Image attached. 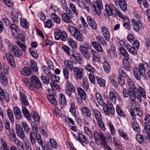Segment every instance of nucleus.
<instances>
[{
    "instance_id": "obj_53",
    "label": "nucleus",
    "mask_w": 150,
    "mask_h": 150,
    "mask_svg": "<svg viewBox=\"0 0 150 150\" xmlns=\"http://www.w3.org/2000/svg\"><path fill=\"white\" fill-rule=\"evenodd\" d=\"M91 53L93 55L94 61H98L99 58V55L98 53L94 50H91Z\"/></svg>"
},
{
    "instance_id": "obj_9",
    "label": "nucleus",
    "mask_w": 150,
    "mask_h": 150,
    "mask_svg": "<svg viewBox=\"0 0 150 150\" xmlns=\"http://www.w3.org/2000/svg\"><path fill=\"white\" fill-rule=\"evenodd\" d=\"M18 35L17 38V44L19 47L22 49L24 51L26 50V47L24 43L25 42V40L24 36L22 34H20Z\"/></svg>"
},
{
    "instance_id": "obj_60",
    "label": "nucleus",
    "mask_w": 150,
    "mask_h": 150,
    "mask_svg": "<svg viewBox=\"0 0 150 150\" xmlns=\"http://www.w3.org/2000/svg\"><path fill=\"white\" fill-rule=\"evenodd\" d=\"M1 81L4 85H7L8 83L7 76H0Z\"/></svg>"
},
{
    "instance_id": "obj_62",
    "label": "nucleus",
    "mask_w": 150,
    "mask_h": 150,
    "mask_svg": "<svg viewBox=\"0 0 150 150\" xmlns=\"http://www.w3.org/2000/svg\"><path fill=\"white\" fill-rule=\"evenodd\" d=\"M132 127L133 129L135 132H139L140 131L139 126L138 124L136 122L132 123Z\"/></svg>"
},
{
    "instance_id": "obj_22",
    "label": "nucleus",
    "mask_w": 150,
    "mask_h": 150,
    "mask_svg": "<svg viewBox=\"0 0 150 150\" xmlns=\"http://www.w3.org/2000/svg\"><path fill=\"white\" fill-rule=\"evenodd\" d=\"M0 98L1 100H4L7 101L9 100L8 94L5 92L2 88L0 87Z\"/></svg>"
},
{
    "instance_id": "obj_39",
    "label": "nucleus",
    "mask_w": 150,
    "mask_h": 150,
    "mask_svg": "<svg viewBox=\"0 0 150 150\" xmlns=\"http://www.w3.org/2000/svg\"><path fill=\"white\" fill-rule=\"evenodd\" d=\"M127 81L128 84L130 86L128 88L129 89H132V90H133V89H136L137 90V88H138L136 86L135 84L132 79L130 78H129L127 80Z\"/></svg>"
},
{
    "instance_id": "obj_38",
    "label": "nucleus",
    "mask_w": 150,
    "mask_h": 150,
    "mask_svg": "<svg viewBox=\"0 0 150 150\" xmlns=\"http://www.w3.org/2000/svg\"><path fill=\"white\" fill-rule=\"evenodd\" d=\"M1 141L2 146L1 148V150H9V147L6 141L2 138L1 139Z\"/></svg>"
},
{
    "instance_id": "obj_31",
    "label": "nucleus",
    "mask_w": 150,
    "mask_h": 150,
    "mask_svg": "<svg viewBox=\"0 0 150 150\" xmlns=\"http://www.w3.org/2000/svg\"><path fill=\"white\" fill-rule=\"evenodd\" d=\"M118 3L119 6L122 10L125 11L127 8L126 2L125 0H119Z\"/></svg>"
},
{
    "instance_id": "obj_58",
    "label": "nucleus",
    "mask_w": 150,
    "mask_h": 150,
    "mask_svg": "<svg viewBox=\"0 0 150 150\" xmlns=\"http://www.w3.org/2000/svg\"><path fill=\"white\" fill-rule=\"evenodd\" d=\"M31 115L33 119L35 121L38 122L40 120L39 115L35 111H33L31 113Z\"/></svg>"
},
{
    "instance_id": "obj_40",
    "label": "nucleus",
    "mask_w": 150,
    "mask_h": 150,
    "mask_svg": "<svg viewBox=\"0 0 150 150\" xmlns=\"http://www.w3.org/2000/svg\"><path fill=\"white\" fill-rule=\"evenodd\" d=\"M69 45L73 49H75L77 47V44L76 42L71 38H69L67 39Z\"/></svg>"
},
{
    "instance_id": "obj_55",
    "label": "nucleus",
    "mask_w": 150,
    "mask_h": 150,
    "mask_svg": "<svg viewBox=\"0 0 150 150\" xmlns=\"http://www.w3.org/2000/svg\"><path fill=\"white\" fill-rule=\"evenodd\" d=\"M104 69L107 73L109 72L110 71V64L108 62L105 61L103 62Z\"/></svg>"
},
{
    "instance_id": "obj_5",
    "label": "nucleus",
    "mask_w": 150,
    "mask_h": 150,
    "mask_svg": "<svg viewBox=\"0 0 150 150\" xmlns=\"http://www.w3.org/2000/svg\"><path fill=\"white\" fill-rule=\"evenodd\" d=\"M103 105V110L105 114L108 116L110 115H113L114 114L115 109L111 102L108 103V105L104 103Z\"/></svg>"
},
{
    "instance_id": "obj_4",
    "label": "nucleus",
    "mask_w": 150,
    "mask_h": 150,
    "mask_svg": "<svg viewBox=\"0 0 150 150\" xmlns=\"http://www.w3.org/2000/svg\"><path fill=\"white\" fill-rule=\"evenodd\" d=\"M93 136L96 142L100 140L102 146L104 147L106 146L107 144L106 142V138L103 134H99L97 131H95L93 134Z\"/></svg>"
},
{
    "instance_id": "obj_18",
    "label": "nucleus",
    "mask_w": 150,
    "mask_h": 150,
    "mask_svg": "<svg viewBox=\"0 0 150 150\" xmlns=\"http://www.w3.org/2000/svg\"><path fill=\"white\" fill-rule=\"evenodd\" d=\"M87 22L89 25L94 30L97 28V24L94 19L91 16H88L87 17Z\"/></svg>"
},
{
    "instance_id": "obj_1",
    "label": "nucleus",
    "mask_w": 150,
    "mask_h": 150,
    "mask_svg": "<svg viewBox=\"0 0 150 150\" xmlns=\"http://www.w3.org/2000/svg\"><path fill=\"white\" fill-rule=\"evenodd\" d=\"M23 80L26 86L31 90L33 89L34 87L37 89L42 87V83L39 79L35 76H32L30 78H24Z\"/></svg>"
},
{
    "instance_id": "obj_33",
    "label": "nucleus",
    "mask_w": 150,
    "mask_h": 150,
    "mask_svg": "<svg viewBox=\"0 0 150 150\" xmlns=\"http://www.w3.org/2000/svg\"><path fill=\"white\" fill-rule=\"evenodd\" d=\"M21 73L23 75H30L31 74H34L32 72V70L30 68L26 67L22 69Z\"/></svg>"
},
{
    "instance_id": "obj_26",
    "label": "nucleus",
    "mask_w": 150,
    "mask_h": 150,
    "mask_svg": "<svg viewBox=\"0 0 150 150\" xmlns=\"http://www.w3.org/2000/svg\"><path fill=\"white\" fill-rule=\"evenodd\" d=\"M79 138L78 141L81 142L82 144L84 143L85 144H88V141L87 138L81 133H79L78 134Z\"/></svg>"
},
{
    "instance_id": "obj_19",
    "label": "nucleus",
    "mask_w": 150,
    "mask_h": 150,
    "mask_svg": "<svg viewBox=\"0 0 150 150\" xmlns=\"http://www.w3.org/2000/svg\"><path fill=\"white\" fill-rule=\"evenodd\" d=\"M138 88L137 90L133 89L132 90V89H129V98L131 101L134 102L136 98V94L138 92Z\"/></svg>"
},
{
    "instance_id": "obj_59",
    "label": "nucleus",
    "mask_w": 150,
    "mask_h": 150,
    "mask_svg": "<svg viewBox=\"0 0 150 150\" xmlns=\"http://www.w3.org/2000/svg\"><path fill=\"white\" fill-rule=\"evenodd\" d=\"M118 132L120 136L124 139L127 140L128 137L126 133H124L121 129L119 128L118 129Z\"/></svg>"
},
{
    "instance_id": "obj_24",
    "label": "nucleus",
    "mask_w": 150,
    "mask_h": 150,
    "mask_svg": "<svg viewBox=\"0 0 150 150\" xmlns=\"http://www.w3.org/2000/svg\"><path fill=\"white\" fill-rule=\"evenodd\" d=\"M92 45L93 47L98 52H102L103 49L99 43L96 42H93Z\"/></svg>"
},
{
    "instance_id": "obj_13",
    "label": "nucleus",
    "mask_w": 150,
    "mask_h": 150,
    "mask_svg": "<svg viewBox=\"0 0 150 150\" xmlns=\"http://www.w3.org/2000/svg\"><path fill=\"white\" fill-rule=\"evenodd\" d=\"M138 92L136 94H137V98L138 101L141 102L142 100V96L144 98H146V96L145 93V91L143 87L140 86L138 88Z\"/></svg>"
},
{
    "instance_id": "obj_56",
    "label": "nucleus",
    "mask_w": 150,
    "mask_h": 150,
    "mask_svg": "<svg viewBox=\"0 0 150 150\" xmlns=\"http://www.w3.org/2000/svg\"><path fill=\"white\" fill-rule=\"evenodd\" d=\"M7 114L12 123H13L14 121L13 115L12 111L11 110H8L7 111Z\"/></svg>"
},
{
    "instance_id": "obj_28",
    "label": "nucleus",
    "mask_w": 150,
    "mask_h": 150,
    "mask_svg": "<svg viewBox=\"0 0 150 150\" xmlns=\"http://www.w3.org/2000/svg\"><path fill=\"white\" fill-rule=\"evenodd\" d=\"M18 16L19 14L17 12L15 11L13 12L11 17V20L13 23H16L18 22Z\"/></svg>"
},
{
    "instance_id": "obj_17",
    "label": "nucleus",
    "mask_w": 150,
    "mask_h": 150,
    "mask_svg": "<svg viewBox=\"0 0 150 150\" xmlns=\"http://www.w3.org/2000/svg\"><path fill=\"white\" fill-rule=\"evenodd\" d=\"M13 111L16 118L20 120L22 117L21 110L17 106H15L13 109Z\"/></svg>"
},
{
    "instance_id": "obj_49",
    "label": "nucleus",
    "mask_w": 150,
    "mask_h": 150,
    "mask_svg": "<svg viewBox=\"0 0 150 150\" xmlns=\"http://www.w3.org/2000/svg\"><path fill=\"white\" fill-rule=\"evenodd\" d=\"M20 24L21 26L25 28L29 27V25L26 20L22 18L20 19Z\"/></svg>"
},
{
    "instance_id": "obj_47",
    "label": "nucleus",
    "mask_w": 150,
    "mask_h": 150,
    "mask_svg": "<svg viewBox=\"0 0 150 150\" xmlns=\"http://www.w3.org/2000/svg\"><path fill=\"white\" fill-rule=\"evenodd\" d=\"M30 139L32 144H34L36 142V135L35 132H32L30 134Z\"/></svg>"
},
{
    "instance_id": "obj_2",
    "label": "nucleus",
    "mask_w": 150,
    "mask_h": 150,
    "mask_svg": "<svg viewBox=\"0 0 150 150\" xmlns=\"http://www.w3.org/2000/svg\"><path fill=\"white\" fill-rule=\"evenodd\" d=\"M68 29L71 34L76 39L80 42L83 40L84 38L83 35L76 28L73 26L70 25L68 27Z\"/></svg>"
},
{
    "instance_id": "obj_37",
    "label": "nucleus",
    "mask_w": 150,
    "mask_h": 150,
    "mask_svg": "<svg viewBox=\"0 0 150 150\" xmlns=\"http://www.w3.org/2000/svg\"><path fill=\"white\" fill-rule=\"evenodd\" d=\"M131 22L132 25L133 26L134 30L136 32H138L140 30L139 26L136 20L134 19H132Z\"/></svg>"
},
{
    "instance_id": "obj_45",
    "label": "nucleus",
    "mask_w": 150,
    "mask_h": 150,
    "mask_svg": "<svg viewBox=\"0 0 150 150\" xmlns=\"http://www.w3.org/2000/svg\"><path fill=\"white\" fill-rule=\"evenodd\" d=\"M47 98L50 103L55 105H57V100L52 95H49L47 96Z\"/></svg>"
},
{
    "instance_id": "obj_61",
    "label": "nucleus",
    "mask_w": 150,
    "mask_h": 150,
    "mask_svg": "<svg viewBox=\"0 0 150 150\" xmlns=\"http://www.w3.org/2000/svg\"><path fill=\"white\" fill-rule=\"evenodd\" d=\"M71 107L70 109V111L74 116H76V109L74 104L73 103H71Z\"/></svg>"
},
{
    "instance_id": "obj_21",
    "label": "nucleus",
    "mask_w": 150,
    "mask_h": 150,
    "mask_svg": "<svg viewBox=\"0 0 150 150\" xmlns=\"http://www.w3.org/2000/svg\"><path fill=\"white\" fill-rule=\"evenodd\" d=\"M13 35V37L17 36L19 33V29L17 26L15 24H12L10 26Z\"/></svg>"
},
{
    "instance_id": "obj_6",
    "label": "nucleus",
    "mask_w": 150,
    "mask_h": 150,
    "mask_svg": "<svg viewBox=\"0 0 150 150\" xmlns=\"http://www.w3.org/2000/svg\"><path fill=\"white\" fill-rule=\"evenodd\" d=\"M105 7L106 13L109 16L115 14L116 13L118 14V12H120L117 11L116 8L112 4H110V5L106 4Z\"/></svg>"
},
{
    "instance_id": "obj_25",
    "label": "nucleus",
    "mask_w": 150,
    "mask_h": 150,
    "mask_svg": "<svg viewBox=\"0 0 150 150\" xmlns=\"http://www.w3.org/2000/svg\"><path fill=\"white\" fill-rule=\"evenodd\" d=\"M119 50L120 54L124 56V59L128 61L129 59V55L126 50L123 47H120Z\"/></svg>"
},
{
    "instance_id": "obj_30",
    "label": "nucleus",
    "mask_w": 150,
    "mask_h": 150,
    "mask_svg": "<svg viewBox=\"0 0 150 150\" xmlns=\"http://www.w3.org/2000/svg\"><path fill=\"white\" fill-rule=\"evenodd\" d=\"M50 17L54 22L58 24L59 23H60V18L55 13H52L50 14Z\"/></svg>"
},
{
    "instance_id": "obj_8",
    "label": "nucleus",
    "mask_w": 150,
    "mask_h": 150,
    "mask_svg": "<svg viewBox=\"0 0 150 150\" xmlns=\"http://www.w3.org/2000/svg\"><path fill=\"white\" fill-rule=\"evenodd\" d=\"M9 50L10 53L13 56L20 57L22 55L21 50L16 46H12L11 49H9Z\"/></svg>"
},
{
    "instance_id": "obj_63",
    "label": "nucleus",
    "mask_w": 150,
    "mask_h": 150,
    "mask_svg": "<svg viewBox=\"0 0 150 150\" xmlns=\"http://www.w3.org/2000/svg\"><path fill=\"white\" fill-rule=\"evenodd\" d=\"M40 132L41 134L45 137H47L48 135V132L46 130V127H44L40 128Z\"/></svg>"
},
{
    "instance_id": "obj_23",
    "label": "nucleus",
    "mask_w": 150,
    "mask_h": 150,
    "mask_svg": "<svg viewBox=\"0 0 150 150\" xmlns=\"http://www.w3.org/2000/svg\"><path fill=\"white\" fill-rule=\"evenodd\" d=\"M22 112L24 116L28 120H31L30 113L26 107L22 106Z\"/></svg>"
},
{
    "instance_id": "obj_57",
    "label": "nucleus",
    "mask_w": 150,
    "mask_h": 150,
    "mask_svg": "<svg viewBox=\"0 0 150 150\" xmlns=\"http://www.w3.org/2000/svg\"><path fill=\"white\" fill-rule=\"evenodd\" d=\"M22 126L25 132L27 133H29L30 130V128L28 126L27 123L24 122H21Z\"/></svg>"
},
{
    "instance_id": "obj_11",
    "label": "nucleus",
    "mask_w": 150,
    "mask_h": 150,
    "mask_svg": "<svg viewBox=\"0 0 150 150\" xmlns=\"http://www.w3.org/2000/svg\"><path fill=\"white\" fill-rule=\"evenodd\" d=\"M16 132L18 136L21 139H24L25 135L24 132L22 127L19 124H17L16 126Z\"/></svg>"
},
{
    "instance_id": "obj_16",
    "label": "nucleus",
    "mask_w": 150,
    "mask_h": 150,
    "mask_svg": "<svg viewBox=\"0 0 150 150\" xmlns=\"http://www.w3.org/2000/svg\"><path fill=\"white\" fill-rule=\"evenodd\" d=\"M9 53H6V58L10 64L13 67H15L16 66L15 62L13 59V55Z\"/></svg>"
},
{
    "instance_id": "obj_35",
    "label": "nucleus",
    "mask_w": 150,
    "mask_h": 150,
    "mask_svg": "<svg viewBox=\"0 0 150 150\" xmlns=\"http://www.w3.org/2000/svg\"><path fill=\"white\" fill-rule=\"evenodd\" d=\"M116 95H117V94ZM116 94H115L114 92L110 91L109 93L108 96V97L109 100L115 103L116 101Z\"/></svg>"
},
{
    "instance_id": "obj_14",
    "label": "nucleus",
    "mask_w": 150,
    "mask_h": 150,
    "mask_svg": "<svg viewBox=\"0 0 150 150\" xmlns=\"http://www.w3.org/2000/svg\"><path fill=\"white\" fill-rule=\"evenodd\" d=\"M129 111L131 114L137 115L140 117H142L143 115L141 109L138 107H136L133 109H131Z\"/></svg>"
},
{
    "instance_id": "obj_15",
    "label": "nucleus",
    "mask_w": 150,
    "mask_h": 150,
    "mask_svg": "<svg viewBox=\"0 0 150 150\" xmlns=\"http://www.w3.org/2000/svg\"><path fill=\"white\" fill-rule=\"evenodd\" d=\"M101 31L105 40L108 41H110V36L108 29L106 27L103 26L102 27Z\"/></svg>"
},
{
    "instance_id": "obj_52",
    "label": "nucleus",
    "mask_w": 150,
    "mask_h": 150,
    "mask_svg": "<svg viewBox=\"0 0 150 150\" xmlns=\"http://www.w3.org/2000/svg\"><path fill=\"white\" fill-rule=\"evenodd\" d=\"M14 142L19 149L20 150H23L24 149V146H23L22 142L21 141L17 139Z\"/></svg>"
},
{
    "instance_id": "obj_32",
    "label": "nucleus",
    "mask_w": 150,
    "mask_h": 150,
    "mask_svg": "<svg viewBox=\"0 0 150 150\" xmlns=\"http://www.w3.org/2000/svg\"><path fill=\"white\" fill-rule=\"evenodd\" d=\"M96 42L100 43L102 45H106L107 43L105 40L104 38L100 35H98L96 36Z\"/></svg>"
},
{
    "instance_id": "obj_36",
    "label": "nucleus",
    "mask_w": 150,
    "mask_h": 150,
    "mask_svg": "<svg viewBox=\"0 0 150 150\" xmlns=\"http://www.w3.org/2000/svg\"><path fill=\"white\" fill-rule=\"evenodd\" d=\"M94 116L97 121L102 120V116L100 112L96 109L93 110Z\"/></svg>"
},
{
    "instance_id": "obj_64",
    "label": "nucleus",
    "mask_w": 150,
    "mask_h": 150,
    "mask_svg": "<svg viewBox=\"0 0 150 150\" xmlns=\"http://www.w3.org/2000/svg\"><path fill=\"white\" fill-rule=\"evenodd\" d=\"M59 101L61 103L62 105H65L66 104V100L64 95L62 94H60Z\"/></svg>"
},
{
    "instance_id": "obj_54",
    "label": "nucleus",
    "mask_w": 150,
    "mask_h": 150,
    "mask_svg": "<svg viewBox=\"0 0 150 150\" xmlns=\"http://www.w3.org/2000/svg\"><path fill=\"white\" fill-rule=\"evenodd\" d=\"M30 65L33 71L36 72L38 71V67L36 65V62L34 60H31L30 62Z\"/></svg>"
},
{
    "instance_id": "obj_46",
    "label": "nucleus",
    "mask_w": 150,
    "mask_h": 150,
    "mask_svg": "<svg viewBox=\"0 0 150 150\" xmlns=\"http://www.w3.org/2000/svg\"><path fill=\"white\" fill-rule=\"evenodd\" d=\"M82 113L88 117H90L91 116V113L89 109L86 107H83L82 109Z\"/></svg>"
},
{
    "instance_id": "obj_34",
    "label": "nucleus",
    "mask_w": 150,
    "mask_h": 150,
    "mask_svg": "<svg viewBox=\"0 0 150 150\" xmlns=\"http://www.w3.org/2000/svg\"><path fill=\"white\" fill-rule=\"evenodd\" d=\"M83 130L85 133L88 136L90 139H92L93 138L92 132L88 127L84 126Z\"/></svg>"
},
{
    "instance_id": "obj_41",
    "label": "nucleus",
    "mask_w": 150,
    "mask_h": 150,
    "mask_svg": "<svg viewBox=\"0 0 150 150\" xmlns=\"http://www.w3.org/2000/svg\"><path fill=\"white\" fill-rule=\"evenodd\" d=\"M64 64L66 67V68H68L70 71H72L73 69V64L69 60H65L64 62Z\"/></svg>"
},
{
    "instance_id": "obj_10",
    "label": "nucleus",
    "mask_w": 150,
    "mask_h": 150,
    "mask_svg": "<svg viewBox=\"0 0 150 150\" xmlns=\"http://www.w3.org/2000/svg\"><path fill=\"white\" fill-rule=\"evenodd\" d=\"M65 90L66 93L70 97L71 96V92L75 91V88L71 82L67 81L65 84Z\"/></svg>"
},
{
    "instance_id": "obj_7",
    "label": "nucleus",
    "mask_w": 150,
    "mask_h": 150,
    "mask_svg": "<svg viewBox=\"0 0 150 150\" xmlns=\"http://www.w3.org/2000/svg\"><path fill=\"white\" fill-rule=\"evenodd\" d=\"M93 6L96 13L98 15L101 13V10L103 8V5L101 0H96L94 2Z\"/></svg>"
},
{
    "instance_id": "obj_20",
    "label": "nucleus",
    "mask_w": 150,
    "mask_h": 150,
    "mask_svg": "<svg viewBox=\"0 0 150 150\" xmlns=\"http://www.w3.org/2000/svg\"><path fill=\"white\" fill-rule=\"evenodd\" d=\"M20 97L21 99L22 104L25 106H28L29 105L28 98L26 95L23 93H20Z\"/></svg>"
},
{
    "instance_id": "obj_12",
    "label": "nucleus",
    "mask_w": 150,
    "mask_h": 150,
    "mask_svg": "<svg viewBox=\"0 0 150 150\" xmlns=\"http://www.w3.org/2000/svg\"><path fill=\"white\" fill-rule=\"evenodd\" d=\"M118 15L119 17L124 20L123 24V27L128 30H129L131 28V26L130 21L127 17L123 16L120 12H118Z\"/></svg>"
},
{
    "instance_id": "obj_44",
    "label": "nucleus",
    "mask_w": 150,
    "mask_h": 150,
    "mask_svg": "<svg viewBox=\"0 0 150 150\" xmlns=\"http://www.w3.org/2000/svg\"><path fill=\"white\" fill-rule=\"evenodd\" d=\"M96 97L98 103L100 105H103V101L101 95L99 92H97L96 94Z\"/></svg>"
},
{
    "instance_id": "obj_43",
    "label": "nucleus",
    "mask_w": 150,
    "mask_h": 150,
    "mask_svg": "<svg viewBox=\"0 0 150 150\" xmlns=\"http://www.w3.org/2000/svg\"><path fill=\"white\" fill-rule=\"evenodd\" d=\"M62 16L63 21L68 23H70L71 21V18L73 17H71L70 16L66 13L62 14Z\"/></svg>"
},
{
    "instance_id": "obj_3",
    "label": "nucleus",
    "mask_w": 150,
    "mask_h": 150,
    "mask_svg": "<svg viewBox=\"0 0 150 150\" xmlns=\"http://www.w3.org/2000/svg\"><path fill=\"white\" fill-rule=\"evenodd\" d=\"M149 66L146 63H139V69L137 67H134L133 69L134 75H144L145 73V69H148Z\"/></svg>"
},
{
    "instance_id": "obj_50",
    "label": "nucleus",
    "mask_w": 150,
    "mask_h": 150,
    "mask_svg": "<svg viewBox=\"0 0 150 150\" xmlns=\"http://www.w3.org/2000/svg\"><path fill=\"white\" fill-rule=\"evenodd\" d=\"M62 32V31L59 29H56L54 31V38L56 40H58L60 39Z\"/></svg>"
},
{
    "instance_id": "obj_27",
    "label": "nucleus",
    "mask_w": 150,
    "mask_h": 150,
    "mask_svg": "<svg viewBox=\"0 0 150 150\" xmlns=\"http://www.w3.org/2000/svg\"><path fill=\"white\" fill-rule=\"evenodd\" d=\"M126 47L128 51L132 55H137V50L138 49H137L129 44H127L126 46Z\"/></svg>"
},
{
    "instance_id": "obj_29",
    "label": "nucleus",
    "mask_w": 150,
    "mask_h": 150,
    "mask_svg": "<svg viewBox=\"0 0 150 150\" xmlns=\"http://www.w3.org/2000/svg\"><path fill=\"white\" fill-rule=\"evenodd\" d=\"M8 136L9 139L12 142H14L17 139L16 138V136L15 132L13 129L10 130Z\"/></svg>"
},
{
    "instance_id": "obj_48",
    "label": "nucleus",
    "mask_w": 150,
    "mask_h": 150,
    "mask_svg": "<svg viewBox=\"0 0 150 150\" xmlns=\"http://www.w3.org/2000/svg\"><path fill=\"white\" fill-rule=\"evenodd\" d=\"M73 71L75 75H83V69L78 67L74 68Z\"/></svg>"
},
{
    "instance_id": "obj_42",
    "label": "nucleus",
    "mask_w": 150,
    "mask_h": 150,
    "mask_svg": "<svg viewBox=\"0 0 150 150\" xmlns=\"http://www.w3.org/2000/svg\"><path fill=\"white\" fill-rule=\"evenodd\" d=\"M77 91L79 95L83 99L85 100L86 98V93L80 87L78 88Z\"/></svg>"
},
{
    "instance_id": "obj_51",
    "label": "nucleus",
    "mask_w": 150,
    "mask_h": 150,
    "mask_svg": "<svg viewBox=\"0 0 150 150\" xmlns=\"http://www.w3.org/2000/svg\"><path fill=\"white\" fill-rule=\"evenodd\" d=\"M108 126L110 131L111 134L112 136L115 135V132L112 124L111 122H109L108 123Z\"/></svg>"
}]
</instances>
